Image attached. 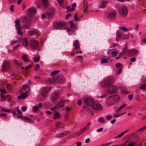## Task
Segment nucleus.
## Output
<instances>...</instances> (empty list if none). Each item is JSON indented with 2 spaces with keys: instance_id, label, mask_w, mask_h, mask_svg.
<instances>
[{
  "instance_id": "1",
  "label": "nucleus",
  "mask_w": 146,
  "mask_h": 146,
  "mask_svg": "<svg viewBox=\"0 0 146 146\" xmlns=\"http://www.w3.org/2000/svg\"><path fill=\"white\" fill-rule=\"evenodd\" d=\"M114 81L113 78L111 77H108L106 78L102 82L101 85L104 88L109 87L113 83Z\"/></svg>"
},
{
  "instance_id": "2",
  "label": "nucleus",
  "mask_w": 146,
  "mask_h": 146,
  "mask_svg": "<svg viewBox=\"0 0 146 146\" xmlns=\"http://www.w3.org/2000/svg\"><path fill=\"white\" fill-rule=\"evenodd\" d=\"M11 67V64L8 60L5 61L2 63L1 67V71L5 72L9 70Z\"/></svg>"
},
{
  "instance_id": "3",
  "label": "nucleus",
  "mask_w": 146,
  "mask_h": 146,
  "mask_svg": "<svg viewBox=\"0 0 146 146\" xmlns=\"http://www.w3.org/2000/svg\"><path fill=\"white\" fill-rule=\"evenodd\" d=\"M91 124V123L90 122H88L84 127L80 129L79 131L76 132L74 134L75 135H76L75 136H70L69 137H74L75 136H79L85 131L89 129L90 128V127Z\"/></svg>"
},
{
  "instance_id": "4",
  "label": "nucleus",
  "mask_w": 146,
  "mask_h": 146,
  "mask_svg": "<svg viewBox=\"0 0 146 146\" xmlns=\"http://www.w3.org/2000/svg\"><path fill=\"white\" fill-rule=\"evenodd\" d=\"M118 12L121 16L125 17L128 13L127 8L125 6H122L119 8Z\"/></svg>"
},
{
  "instance_id": "5",
  "label": "nucleus",
  "mask_w": 146,
  "mask_h": 146,
  "mask_svg": "<svg viewBox=\"0 0 146 146\" xmlns=\"http://www.w3.org/2000/svg\"><path fill=\"white\" fill-rule=\"evenodd\" d=\"M69 23L70 25V28H66L67 31L69 34L71 35L75 30L77 29V28L72 21H69Z\"/></svg>"
},
{
  "instance_id": "6",
  "label": "nucleus",
  "mask_w": 146,
  "mask_h": 146,
  "mask_svg": "<svg viewBox=\"0 0 146 146\" xmlns=\"http://www.w3.org/2000/svg\"><path fill=\"white\" fill-rule=\"evenodd\" d=\"M58 93L56 91L53 92L50 95V99L52 103H54L59 97Z\"/></svg>"
},
{
  "instance_id": "7",
  "label": "nucleus",
  "mask_w": 146,
  "mask_h": 146,
  "mask_svg": "<svg viewBox=\"0 0 146 146\" xmlns=\"http://www.w3.org/2000/svg\"><path fill=\"white\" fill-rule=\"evenodd\" d=\"M36 9L33 7L29 8L27 12V15L30 17H33L36 14Z\"/></svg>"
},
{
  "instance_id": "8",
  "label": "nucleus",
  "mask_w": 146,
  "mask_h": 146,
  "mask_svg": "<svg viewBox=\"0 0 146 146\" xmlns=\"http://www.w3.org/2000/svg\"><path fill=\"white\" fill-rule=\"evenodd\" d=\"M52 87L50 86H46L42 88L41 90V95L43 97L45 96L51 90Z\"/></svg>"
},
{
  "instance_id": "9",
  "label": "nucleus",
  "mask_w": 146,
  "mask_h": 146,
  "mask_svg": "<svg viewBox=\"0 0 146 146\" xmlns=\"http://www.w3.org/2000/svg\"><path fill=\"white\" fill-rule=\"evenodd\" d=\"M31 48L34 50H36L38 46L39 42L35 40H31L29 42Z\"/></svg>"
},
{
  "instance_id": "10",
  "label": "nucleus",
  "mask_w": 146,
  "mask_h": 146,
  "mask_svg": "<svg viewBox=\"0 0 146 146\" xmlns=\"http://www.w3.org/2000/svg\"><path fill=\"white\" fill-rule=\"evenodd\" d=\"M138 53V51L135 49L127 50L125 52V54H127V56H131L136 55Z\"/></svg>"
},
{
  "instance_id": "11",
  "label": "nucleus",
  "mask_w": 146,
  "mask_h": 146,
  "mask_svg": "<svg viewBox=\"0 0 146 146\" xmlns=\"http://www.w3.org/2000/svg\"><path fill=\"white\" fill-rule=\"evenodd\" d=\"M84 101L86 105L91 106L94 103L93 99L89 97L84 98Z\"/></svg>"
},
{
  "instance_id": "12",
  "label": "nucleus",
  "mask_w": 146,
  "mask_h": 146,
  "mask_svg": "<svg viewBox=\"0 0 146 146\" xmlns=\"http://www.w3.org/2000/svg\"><path fill=\"white\" fill-rule=\"evenodd\" d=\"M15 27L17 30V33L18 35L21 34V35H23V33H21V28L19 25L20 21L19 19H17L15 20Z\"/></svg>"
},
{
  "instance_id": "13",
  "label": "nucleus",
  "mask_w": 146,
  "mask_h": 146,
  "mask_svg": "<svg viewBox=\"0 0 146 146\" xmlns=\"http://www.w3.org/2000/svg\"><path fill=\"white\" fill-rule=\"evenodd\" d=\"M64 23L62 21H58L53 23V25L54 27L56 29L60 28L63 26L64 25Z\"/></svg>"
},
{
  "instance_id": "14",
  "label": "nucleus",
  "mask_w": 146,
  "mask_h": 146,
  "mask_svg": "<svg viewBox=\"0 0 146 146\" xmlns=\"http://www.w3.org/2000/svg\"><path fill=\"white\" fill-rule=\"evenodd\" d=\"M70 133V132L69 131H67L57 134L55 135V137L58 138L63 137L66 136L68 135Z\"/></svg>"
},
{
  "instance_id": "15",
  "label": "nucleus",
  "mask_w": 146,
  "mask_h": 146,
  "mask_svg": "<svg viewBox=\"0 0 146 146\" xmlns=\"http://www.w3.org/2000/svg\"><path fill=\"white\" fill-rule=\"evenodd\" d=\"M112 96L109 97L106 100V104L108 106H110L115 104L112 98Z\"/></svg>"
},
{
  "instance_id": "16",
  "label": "nucleus",
  "mask_w": 146,
  "mask_h": 146,
  "mask_svg": "<svg viewBox=\"0 0 146 146\" xmlns=\"http://www.w3.org/2000/svg\"><path fill=\"white\" fill-rule=\"evenodd\" d=\"M65 105V101H60L58 102L55 105L57 109H59L63 108Z\"/></svg>"
},
{
  "instance_id": "17",
  "label": "nucleus",
  "mask_w": 146,
  "mask_h": 146,
  "mask_svg": "<svg viewBox=\"0 0 146 146\" xmlns=\"http://www.w3.org/2000/svg\"><path fill=\"white\" fill-rule=\"evenodd\" d=\"M55 9L54 8H51L49 9L47 11V15L50 18H52L55 12Z\"/></svg>"
},
{
  "instance_id": "18",
  "label": "nucleus",
  "mask_w": 146,
  "mask_h": 146,
  "mask_svg": "<svg viewBox=\"0 0 146 146\" xmlns=\"http://www.w3.org/2000/svg\"><path fill=\"white\" fill-rule=\"evenodd\" d=\"M30 91V88L29 86L27 85H23L21 89L20 90L21 92H25L28 93Z\"/></svg>"
},
{
  "instance_id": "19",
  "label": "nucleus",
  "mask_w": 146,
  "mask_h": 146,
  "mask_svg": "<svg viewBox=\"0 0 146 146\" xmlns=\"http://www.w3.org/2000/svg\"><path fill=\"white\" fill-rule=\"evenodd\" d=\"M17 116L18 117H20L22 120L26 122L31 123H33V121L32 120V119H31L29 117H22L19 115H18Z\"/></svg>"
},
{
  "instance_id": "20",
  "label": "nucleus",
  "mask_w": 146,
  "mask_h": 146,
  "mask_svg": "<svg viewBox=\"0 0 146 146\" xmlns=\"http://www.w3.org/2000/svg\"><path fill=\"white\" fill-rule=\"evenodd\" d=\"M116 14L117 12L115 11H111L109 13L108 18L111 19H115Z\"/></svg>"
},
{
  "instance_id": "21",
  "label": "nucleus",
  "mask_w": 146,
  "mask_h": 146,
  "mask_svg": "<svg viewBox=\"0 0 146 146\" xmlns=\"http://www.w3.org/2000/svg\"><path fill=\"white\" fill-rule=\"evenodd\" d=\"M91 106L93 109L98 110H102V107L101 105L99 104H95L94 102V104H93Z\"/></svg>"
},
{
  "instance_id": "22",
  "label": "nucleus",
  "mask_w": 146,
  "mask_h": 146,
  "mask_svg": "<svg viewBox=\"0 0 146 146\" xmlns=\"http://www.w3.org/2000/svg\"><path fill=\"white\" fill-rule=\"evenodd\" d=\"M111 87L112 90H109L108 91V93L110 94H115L117 92V89L116 86L114 85H112Z\"/></svg>"
},
{
  "instance_id": "23",
  "label": "nucleus",
  "mask_w": 146,
  "mask_h": 146,
  "mask_svg": "<svg viewBox=\"0 0 146 146\" xmlns=\"http://www.w3.org/2000/svg\"><path fill=\"white\" fill-rule=\"evenodd\" d=\"M82 3L83 5V11L85 13L86 11L88 6V2L87 0H83Z\"/></svg>"
},
{
  "instance_id": "24",
  "label": "nucleus",
  "mask_w": 146,
  "mask_h": 146,
  "mask_svg": "<svg viewBox=\"0 0 146 146\" xmlns=\"http://www.w3.org/2000/svg\"><path fill=\"white\" fill-rule=\"evenodd\" d=\"M73 45L77 50L80 49V43L78 40H75L73 42Z\"/></svg>"
},
{
  "instance_id": "25",
  "label": "nucleus",
  "mask_w": 146,
  "mask_h": 146,
  "mask_svg": "<svg viewBox=\"0 0 146 146\" xmlns=\"http://www.w3.org/2000/svg\"><path fill=\"white\" fill-rule=\"evenodd\" d=\"M38 31L34 29H32L29 30L28 31V34L30 36H32L35 34L37 33Z\"/></svg>"
},
{
  "instance_id": "26",
  "label": "nucleus",
  "mask_w": 146,
  "mask_h": 146,
  "mask_svg": "<svg viewBox=\"0 0 146 146\" xmlns=\"http://www.w3.org/2000/svg\"><path fill=\"white\" fill-rule=\"evenodd\" d=\"M22 19L23 22L27 23H29L31 21L30 19L26 16L23 17L22 18Z\"/></svg>"
},
{
  "instance_id": "27",
  "label": "nucleus",
  "mask_w": 146,
  "mask_h": 146,
  "mask_svg": "<svg viewBox=\"0 0 146 146\" xmlns=\"http://www.w3.org/2000/svg\"><path fill=\"white\" fill-rule=\"evenodd\" d=\"M56 125L57 128L58 129L63 128L64 127V125L59 122H56Z\"/></svg>"
},
{
  "instance_id": "28",
  "label": "nucleus",
  "mask_w": 146,
  "mask_h": 146,
  "mask_svg": "<svg viewBox=\"0 0 146 146\" xmlns=\"http://www.w3.org/2000/svg\"><path fill=\"white\" fill-rule=\"evenodd\" d=\"M112 98L115 103L119 99L120 96L118 95H115L114 96H112Z\"/></svg>"
},
{
  "instance_id": "29",
  "label": "nucleus",
  "mask_w": 146,
  "mask_h": 146,
  "mask_svg": "<svg viewBox=\"0 0 146 146\" xmlns=\"http://www.w3.org/2000/svg\"><path fill=\"white\" fill-rule=\"evenodd\" d=\"M27 95V93L25 92L21 94L20 96H18V98L19 100L24 99H25Z\"/></svg>"
},
{
  "instance_id": "30",
  "label": "nucleus",
  "mask_w": 146,
  "mask_h": 146,
  "mask_svg": "<svg viewBox=\"0 0 146 146\" xmlns=\"http://www.w3.org/2000/svg\"><path fill=\"white\" fill-rule=\"evenodd\" d=\"M54 118V119H57L60 117V113L57 111H55L53 113Z\"/></svg>"
},
{
  "instance_id": "31",
  "label": "nucleus",
  "mask_w": 146,
  "mask_h": 146,
  "mask_svg": "<svg viewBox=\"0 0 146 146\" xmlns=\"http://www.w3.org/2000/svg\"><path fill=\"white\" fill-rule=\"evenodd\" d=\"M64 77L62 75H59L58 80V82L59 83H61L63 82L64 80Z\"/></svg>"
},
{
  "instance_id": "32",
  "label": "nucleus",
  "mask_w": 146,
  "mask_h": 146,
  "mask_svg": "<svg viewBox=\"0 0 146 146\" xmlns=\"http://www.w3.org/2000/svg\"><path fill=\"white\" fill-rule=\"evenodd\" d=\"M121 33L118 31H117L116 34V40L117 41L119 40L121 38Z\"/></svg>"
},
{
  "instance_id": "33",
  "label": "nucleus",
  "mask_w": 146,
  "mask_h": 146,
  "mask_svg": "<svg viewBox=\"0 0 146 146\" xmlns=\"http://www.w3.org/2000/svg\"><path fill=\"white\" fill-rule=\"evenodd\" d=\"M13 62L15 64H16L18 67H20L22 65V64L19 62V61L17 60L14 59L13 60Z\"/></svg>"
},
{
  "instance_id": "34",
  "label": "nucleus",
  "mask_w": 146,
  "mask_h": 146,
  "mask_svg": "<svg viewBox=\"0 0 146 146\" xmlns=\"http://www.w3.org/2000/svg\"><path fill=\"white\" fill-rule=\"evenodd\" d=\"M42 2L45 7H47L49 5V1L48 0H42Z\"/></svg>"
},
{
  "instance_id": "35",
  "label": "nucleus",
  "mask_w": 146,
  "mask_h": 146,
  "mask_svg": "<svg viewBox=\"0 0 146 146\" xmlns=\"http://www.w3.org/2000/svg\"><path fill=\"white\" fill-rule=\"evenodd\" d=\"M27 42L28 40L27 38H25L23 39V45L24 46L26 47L28 46Z\"/></svg>"
},
{
  "instance_id": "36",
  "label": "nucleus",
  "mask_w": 146,
  "mask_h": 146,
  "mask_svg": "<svg viewBox=\"0 0 146 146\" xmlns=\"http://www.w3.org/2000/svg\"><path fill=\"white\" fill-rule=\"evenodd\" d=\"M59 75L55 76L52 77V79L53 81L56 82H57L58 80Z\"/></svg>"
},
{
  "instance_id": "37",
  "label": "nucleus",
  "mask_w": 146,
  "mask_h": 146,
  "mask_svg": "<svg viewBox=\"0 0 146 146\" xmlns=\"http://www.w3.org/2000/svg\"><path fill=\"white\" fill-rule=\"evenodd\" d=\"M129 34L130 33H129L128 34H125L123 35L122 37L123 39L125 40L128 39L129 37Z\"/></svg>"
},
{
  "instance_id": "38",
  "label": "nucleus",
  "mask_w": 146,
  "mask_h": 146,
  "mask_svg": "<svg viewBox=\"0 0 146 146\" xmlns=\"http://www.w3.org/2000/svg\"><path fill=\"white\" fill-rule=\"evenodd\" d=\"M139 88L143 90H146V85L143 84L140 86Z\"/></svg>"
},
{
  "instance_id": "39",
  "label": "nucleus",
  "mask_w": 146,
  "mask_h": 146,
  "mask_svg": "<svg viewBox=\"0 0 146 146\" xmlns=\"http://www.w3.org/2000/svg\"><path fill=\"white\" fill-rule=\"evenodd\" d=\"M22 58L25 62L28 61V57L26 55H24L22 56Z\"/></svg>"
},
{
  "instance_id": "40",
  "label": "nucleus",
  "mask_w": 146,
  "mask_h": 146,
  "mask_svg": "<svg viewBox=\"0 0 146 146\" xmlns=\"http://www.w3.org/2000/svg\"><path fill=\"white\" fill-rule=\"evenodd\" d=\"M135 143V142L131 141L128 144L126 145V146H134Z\"/></svg>"
},
{
  "instance_id": "41",
  "label": "nucleus",
  "mask_w": 146,
  "mask_h": 146,
  "mask_svg": "<svg viewBox=\"0 0 146 146\" xmlns=\"http://www.w3.org/2000/svg\"><path fill=\"white\" fill-rule=\"evenodd\" d=\"M59 72V71L58 70H54L51 73L50 75L51 76H53L55 74H58Z\"/></svg>"
},
{
  "instance_id": "42",
  "label": "nucleus",
  "mask_w": 146,
  "mask_h": 146,
  "mask_svg": "<svg viewBox=\"0 0 146 146\" xmlns=\"http://www.w3.org/2000/svg\"><path fill=\"white\" fill-rule=\"evenodd\" d=\"M0 96L1 98V99L2 101H4L6 99V98L8 96H6L2 94H0Z\"/></svg>"
},
{
  "instance_id": "43",
  "label": "nucleus",
  "mask_w": 146,
  "mask_h": 146,
  "mask_svg": "<svg viewBox=\"0 0 146 146\" xmlns=\"http://www.w3.org/2000/svg\"><path fill=\"white\" fill-rule=\"evenodd\" d=\"M40 59V57L39 55L37 56V57L36 58L35 57L34 58V61L35 62H38L39 61Z\"/></svg>"
},
{
  "instance_id": "44",
  "label": "nucleus",
  "mask_w": 146,
  "mask_h": 146,
  "mask_svg": "<svg viewBox=\"0 0 146 146\" xmlns=\"http://www.w3.org/2000/svg\"><path fill=\"white\" fill-rule=\"evenodd\" d=\"M145 129H146V125L144 126L143 127L140 128L137 131V132H138L140 131H142Z\"/></svg>"
},
{
  "instance_id": "45",
  "label": "nucleus",
  "mask_w": 146,
  "mask_h": 146,
  "mask_svg": "<svg viewBox=\"0 0 146 146\" xmlns=\"http://www.w3.org/2000/svg\"><path fill=\"white\" fill-rule=\"evenodd\" d=\"M99 122L102 123H103L105 122L104 119L102 117H101L99 118L98 119Z\"/></svg>"
},
{
  "instance_id": "46",
  "label": "nucleus",
  "mask_w": 146,
  "mask_h": 146,
  "mask_svg": "<svg viewBox=\"0 0 146 146\" xmlns=\"http://www.w3.org/2000/svg\"><path fill=\"white\" fill-rule=\"evenodd\" d=\"M53 81H54L52 78L48 79L47 80V82L48 84H50L52 83Z\"/></svg>"
},
{
  "instance_id": "47",
  "label": "nucleus",
  "mask_w": 146,
  "mask_h": 146,
  "mask_svg": "<svg viewBox=\"0 0 146 146\" xmlns=\"http://www.w3.org/2000/svg\"><path fill=\"white\" fill-rule=\"evenodd\" d=\"M1 110L3 111H4L7 113H9L11 111L10 110L8 109H5L4 108H1Z\"/></svg>"
},
{
  "instance_id": "48",
  "label": "nucleus",
  "mask_w": 146,
  "mask_h": 146,
  "mask_svg": "<svg viewBox=\"0 0 146 146\" xmlns=\"http://www.w3.org/2000/svg\"><path fill=\"white\" fill-rule=\"evenodd\" d=\"M106 5V1H104L102 3V4L101 5V7L102 8L105 7Z\"/></svg>"
},
{
  "instance_id": "49",
  "label": "nucleus",
  "mask_w": 146,
  "mask_h": 146,
  "mask_svg": "<svg viewBox=\"0 0 146 146\" xmlns=\"http://www.w3.org/2000/svg\"><path fill=\"white\" fill-rule=\"evenodd\" d=\"M38 106H34L33 108V110L35 111H36L38 110Z\"/></svg>"
},
{
  "instance_id": "50",
  "label": "nucleus",
  "mask_w": 146,
  "mask_h": 146,
  "mask_svg": "<svg viewBox=\"0 0 146 146\" xmlns=\"http://www.w3.org/2000/svg\"><path fill=\"white\" fill-rule=\"evenodd\" d=\"M113 143L112 142H110L109 143L103 144L102 145H100V146H107L109 145L110 144H111L112 143Z\"/></svg>"
},
{
  "instance_id": "51",
  "label": "nucleus",
  "mask_w": 146,
  "mask_h": 146,
  "mask_svg": "<svg viewBox=\"0 0 146 146\" xmlns=\"http://www.w3.org/2000/svg\"><path fill=\"white\" fill-rule=\"evenodd\" d=\"M112 118V116L110 115H108L106 117V119L108 120H110Z\"/></svg>"
},
{
  "instance_id": "52",
  "label": "nucleus",
  "mask_w": 146,
  "mask_h": 146,
  "mask_svg": "<svg viewBox=\"0 0 146 146\" xmlns=\"http://www.w3.org/2000/svg\"><path fill=\"white\" fill-rule=\"evenodd\" d=\"M14 7V6L13 5H11L10 6L9 10L11 11V12H13L14 11V9L13 8Z\"/></svg>"
},
{
  "instance_id": "53",
  "label": "nucleus",
  "mask_w": 146,
  "mask_h": 146,
  "mask_svg": "<svg viewBox=\"0 0 146 146\" xmlns=\"http://www.w3.org/2000/svg\"><path fill=\"white\" fill-rule=\"evenodd\" d=\"M40 67L39 65L38 64H36L35 66V70L36 71H37V70H38L40 69Z\"/></svg>"
},
{
  "instance_id": "54",
  "label": "nucleus",
  "mask_w": 146,
  "mask_h": 146,
  "mask_svg": "<svg viewBox=\"0 0 146 146\" xmlns=\"http://www.w3.org/2000/svg\"><path fill=\"white\" fill-rule=\"evenodd\" d=\"M117 54V52L115 51H114L111 52V55L113 56H115Z\"/></svg>"
},
{
  "instance_id": "55",
  "label": "nucleus",
  "mask_w": 146,
  "mask_h": 146,
  "mask_svg": "<svg viewBox=\"0 0 146 146\" xmlns=\"http://www.w3.org/2000/svg\"><path fill=\"white\" fill-rule=\"evenodd\" d=\"M60 6L62 5V3L63 2L64 0H57Z\"/></svg>"
},
{
  "instance_id": "56",
  "label": "nucleus",
  "mask_w": 146,
  "mask_h": 146,
  "mask_svg": "<svg viewBox=\"0 0 146 146\" xmlns=\"http://www.w3.org/2000/svg\"><path fill=\"white\" fill-rule=\"evenodd\" d=\"M124 135V133L122 132L121 134L119 135L117 137H115V138H119L122 136H123Z\"/></svg>"
},
{
  "instance_id": "57",
  "label": "nucleus",
  "mask_w": 146,
  "mask_h": 146,
  "mask_svg": "<svg viewBox=\"0 0 146 146\" xmlns=\"http://www.w3.org/2000/svg\"><path fill=\"white\" fill-rule=\"evenodd\" d=\"M102 63H107L108 62V60L105 58H103L102 60Z\"/></svg>"
},
{
  "instance_id": "58",
  "label": "nucleus",
  "mask_w": 146,
  "mask_h": 146,
  "mask_svg": "<svg viewBox=\"0 0 146 146\" xmlns=\"http://www.w3.org/2000/svg\"><path fill=\"white\" fill-rule=\"evenodd\" d=\"M23 28L24 29H28L29 28V25L25 24L23 25Z\"/></svg>"
},
{
  "instance_id": "59",
  "label": "nucleus",
  "mask_w": 146,
  "mask_h": 146,
  "mask_svg": "<svg viewBox=\"0 0 146 146\" xmlns=\"http://www.w3.org/2000/svg\"><path fill=\"white\" fill-rule=\"evenodd\" d=\"M140 98L139 96V95H137L135 96V100L137 101H139Z\"/></svg>"
},
{
  "instance_id": "60",
  "label": "nucleus",
  "mask_w": 146,
  "mask_h": 146,
  "mask_svg": "<svg viewBox=\"0 0 146 146\" xmlns=\"http://www.w3.org/2000/svg\"><path fill=\"white\" fill-rule=\"evenodd\" d=\"M126 104H124L122 106H121L120 107L118 108V110L119 111L121 109L123 108V107H124L125 106H126Z\"/></svg>"
},
{
  "instance_id": "61",
  "label": "nucleus",
  "mask_w": 146,
  "mask_h": 146,
  "mask_svg": "<svg viewBox=\"0 0 146 146\" xmlns=\"http://www.w3.org/2000/svg\"><path fill=\"white\" fill-rule=\"evenodd\" d=\"M133 97V95L132 94L129 95L128 96V99L129 100H132Z\"/></svg>"
},
{
  "instance_id": "62",
  "label": "nucleus",
  "mask_w": 146,
  "mask_h": 146,
  "mask_svg": "<svg viewBox=\"0 0 146 146\" xmlns=\"http://www.w3.org/2000/svg\"><path fill=\"white\" fill-rule=\"evenodd\" d=\"M120 29L124 31H127V29L124 27H121L120 28Z\"/></svg>"
},
{
  "instance_id": "63",
  "label": "nucleus",
  "mask_w": 146,
  "mask_h": 146,
  "mask_svg": "<svg viewBox=\"0 0 146 146\" xmlns=\"http://www.w3.org/2000/svg\"><path fill=\"white\" fill-rule=\"evenodd\" d=\"M7 114L6 113H0V117H5L7 116Z\"/></svg>"
},
{
  "instance_id": "64",
  "label": "nucleus",
  "mask_w": 146,
  "mask_h": 146,
  "mask_svg": "<svg viewBox=\"0 0 146 146\" xmlns=\"http://www.w3.org/2000/svg\"><path fill=\"white\" fill-rule=\"evenodd\" d=\"M27 108L26 106H23L22 107V110L23 111H26L27 110Z\"/></svg>"
}]
</instances>
